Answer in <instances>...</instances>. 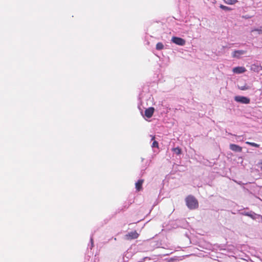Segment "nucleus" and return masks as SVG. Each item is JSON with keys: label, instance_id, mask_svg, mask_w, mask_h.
Masks as SVG:
<instances>
[{"label": "nucleus", "instance_id": "nucleus-1", "mask_svg": "<svg viewBox=\"0 0 262 262\" xmlns=\"http://www.w3.org/2000/svg\"><path fill=\"white\" fill-rule=\"evenodd\" d=\"M186 205L190 209H195L199 207L198 200L192 195L188 196L185 199Z\"/></svg>", "mask_w": 262, "mask_h": 262}, {"label": "nucleus", "instance_id": "nucleus-2", "mask_svg": "<svg viewBox=\"0 0 262 262\" xmlns=\"http://www.w3.org/2000/svg\"><path fill=\"white\" fill-rule=\"evenodd\" d=\"M234 100L238 102H240L243 104H248L250 103V99L244 97V96H235L234 97Z\"/></svg>", "mask_w": 262, "mask_h": 262}, {"label": "nucleus", "instance_id": "nucleus-3", "mask_svg": "<svg viewBox=\"0 0 262 262\" xmlns=\"http://www.w3.org/2000/svg\"><path fill=\"white\" fill-rule=\"evenodd\" d=\"M247 53L245 50H236L233 52L232 56L234 58H239Z\"/></svg>", "mask_w": 262, "mask_h": 262}, {"label": "nucleus", "instance_id": "nucleus-4", "mask_svg": "<svg viewBox=\"0 0 262 262\" xmlns=\"http://www.w3.org/2000/svg\"><path fill=\"white\" fill-rule=\"evenodd\" d=\"M139 234L136 231H133L126 234L125 238L127 240H131L133 239H136L138 237Z\"/></svg>", "mask_w": 262, "mask_h": 262}, {"label": "nucleus", "instance_id": "nucleus-5", "mask_svg": "<svg viewBox=\"0 0 262 262\" xmlns=\"http://www.w3.org/2000/svg\"><path fill=\"white\" fill-rule=\"evenodd\" d=\"M154 111H155V109L153 107H150L147 108L145 111V116L148 118H151L152 117V116L153 115Z\"/></svg>", "mask_w": 262, "mask_h": 262}, {"label": "nucleus", "instance_id": "nucleus-6", "mask_svg": "<svg viewBox=\"0 0 262 262\" xmlns=\"http://www.w3.org/2000/svg\"><path fill=\"white\" fill-rule=\"evenodd\" d=\"M229 147L230 149L234 151L242 152V147L236 144H231Z\"/></svg>", "mask_w": 262, "mask_h": 262}, {"label": "nucleus", "instance_id": "nucleus-7", "mask_svg": "<svg viewBox=\"0 0 262 262\" xmlns=\"http://www.w3.org/2000/svg\"><path fill=\"white\" fill-rule=\"evenodd\" d=\"M144 182V180L142 179L139 180L136 183V189L138 191H140L142 189V184Z\"/></svg>", "mask_w": 262, "mask_h": 262}, {"label": "nucleus", "instance_id": "nucleus-8", "mask_svg": "<svg viewBox=\"0 0 262 262\" xmlns=\"http://www.w3.org/2000/svg\"><path fill=\"white\" fill-rule=\"evenodd\" d=\"M246 71L244 67H236L233 69V72L235 73L240 74Z\"/></svg>", "mask_w": 262, "mask_h": 262}, {"label": "nucleus", "instance_id": "nucleus-9", "mask_svg": "<svg viewBox=\"0 0 262 262\" xmlns=\"http://www.w3.org/2000/svg\"><path fill=\"white\" fill-rule=\"evenodd\" d=\"M171 41L178 45H180V38L179 37H173Z\"/></svg>", "mask_w": 262, "mask_h": 262}, {"label": "nucleus", "instance_id": "nucleus-10", "mask_svg": "<svg viewBox=\"0 0 262 262\" xmlns=\"http://www.w3.org/2000/svg\"><path fill=\"white\" fill-rule=\"evenodd\" d=\"M257 32L258 34H262V26H260L259 28L257 29H253L251 30V32Z\"/></svg>", "mask_w": 262, "mask_h": 262}, {"label": "nucleus", "instance_id": "nucleus-11", "mask_svg": "<svg viewBox=\"0 0 262 262\" xmlns=\"http://www.w3.org/2000/svg\"><path fill=\"white\" fill-rule=\"evenodd\" d=\"M164 48V46L162 43L158 42L156 45V49L158 50H161Z\"/></svg>", "mask_w": 262, "mask_h": 262}, {"label": "nucleus", "instance_id": "nucleus-12", "mask_svg": "<svg viewBox=\"0 0 262 262\" xmlns=\"http://www.w3.org/2000/svg\"><path fill=\"white\" fill-rule=\"evenodd\" d=\"M246 143L248 145H250L253 147H259V145L258 144H256L255 143H254V142H246Z\"/></svg>", "mask_w": 262, "mask_h": 262}, {"label": "nucleus", "instance_id": "nucleus-13", "mask_svg": "<svg viewBox=\"0 0 262 262\" xmlns=\"http://www.w3.org/2000/svg\"><path fill=\"white\" fill-rule=\"evenodd\" d=\"M172 150L176 155L180 154V148L179 147L173 148Z\"/></svg>", "mask_w": 262, "mask_h": 262}, {"label": "nucleus", "instance_id": "nucleus-14", "mask_svg": "<svg viewBox=\"0 0 262 262\" xmlns=\"http://www.w3.org/2000/svg\"><path fill=\"white\" fill-rule=\"evenodd\" d=\"M225 2L229 5H232L235 4L237 1L236 0H224Z\"/></svg>", "mask_w": 262, "mask_h": 262}, {"label": "nucleus", "instance_id": "nucleus-15", "mask_svg": "<svg viewBox=\"0 0 262 262\" xmlns=\"http://www.w3.org/2000/svg\"><path fill=\"white\" fill-rule=\"evenodd\" d=\"M158 145H159V144L157 141H154L152 144V147L158 148Z\"/></svg>", "mask_w": 262, "mask_h": 262}, {"label": "nucleus", "instance_id": "nucleus-16", "mask_svg": "<svg viewBox=\"0 0 262 262\" xmlns=\"http://www.w3.org/2000/svg\"><path fill=\"white\" fill-rule=\"evenodd\" d=\"M220 8L224 10H230V9L228 7L223 6V5H221Z\"/></svg>", "mask_w": 262, "mask_h": 262}, {"label": "nucleus", "instance_id": "nucleus-17", "mask_svg": "<svg viewBox=\"0 0 262 262\" xmlns=\"http://www.w3.org/2000/svg\"><path fill=\"white\" fill-rule=\"evenodd\" d=\"M239 89L241 90H246L248 89V88L246 86H244L240 87Z\"/></svg>", "mask_w": 262, "mask_h": 262}, {"label": "nucleus", "instance_id": "nucleus-18", "mask_svg": "<svg viewBox=\"0 0 262 262\" xmlns=\"http://www.w3.org/2000/svg\"><path fill=\"white\" fill-rule=\"evenodd\" d=\"M185 41L181 38V46H183L185 44Z\"/></svg>", "mask_w": 262, "mask_h": 262}, {"label": "nucleus", "instance_id": "nucleus-19", "mask_svg": "<svg viewBox=\"0 0 262 262\" xmlns=\"http://www.w3.org/2000/svg\"><path fill=\"white\" fill-rule=\"evenodd\" d=\"M259 164L261 165V168L262 169V160H261V161L259 163Z\"/></svg>", "mask_w": 262, "mask_h": 262}, {"label": "nucleus", "instance_id": "nucleus-20", "mask_svg": "<svg viewBox=\"0 0 262 262\" xmlns=\"http://www.w3.org/2000/svg\"><path fill=\"white\" fill-rule=\"evenodd\" d=\"M155 137L154 136L152 137V140H154L155 139Z\"/></svg>", "mask_w": 262, "mask_h": 262}, {"label": "nucleus", "instance_id": "nucleus-21", "mask_svg": "<svg viewBox=\"0 0 262 262\" xmlns=\"http://www.w3.org/2000/svg\"><path fill=\"white\" fill-rule=\"evenodd\" d=\"M244 17H245V18H250V17H249V16H248V17H247V16H245Z\"/></svg>", "mask_w": 262, "mask_h": 262}]
</instances>
